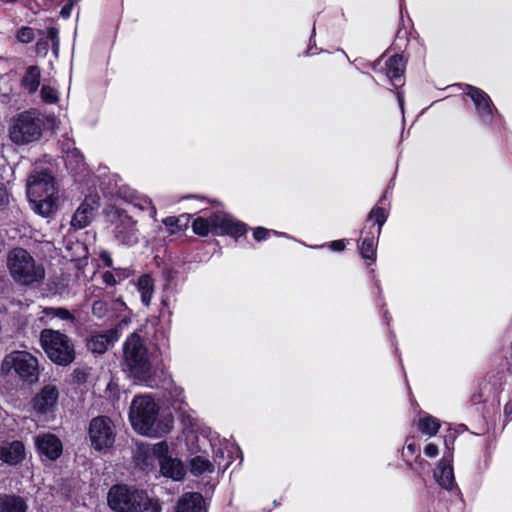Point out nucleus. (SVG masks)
I'll return each instance as SVG.
<instances>
[{"instance_id":"f257e3e1","label":"nucleus","mask_w":512,"mask_h":512,"mask_svg":"<svg viewBox=\"0 0 512 512\" xmlns=\"http://www.w3.org/2000/svg\"><path fill=\"white\" fill-rule=\"evenodd\" d=\"M27 196L31 208L39 215L48 217L57 208L58 191L53 176L38 167L34 168L27 181Z\"/></svg>"},{"instance_id":"f03ea898","label":"nucleus","mask_w":512,"mask_h":512,"mask_svg":"<svg viewBox=\"0 0 512 512\" xmlns=\"http://www.w3.org/2000/svg\"><path fill=\"white\" fill-rule=\"evenodd\" d=\"M108 506L116 512H160L159 503L134 485H113L107 494Z\"/></svg>"},{"instance_id":"7ed1b4c3","label":"nucleus","mask_w":512,"mask_h":512,"mask_svg":"<svg viewBox=\"0 0 512 512\" xmlns=\"http://www.w3.org/2000/svg\"><path fill=\"white\" fill-rule=\"evenodd\" d=\"M123 367L124 371L136 381L151 385L152 364L148 350L137 334L130 335L123 345Z\"/></svg>"},{"instance_id":"20e7f679","label":"nucleus","mask_w":512,"mask_h":512,"mask_svg":"<svg viewBox=\"0 0 512 512\" xmlns=\"http://www.w3.org/2000/svg\"><path fill=\"white\" fill-rule=\"evenodd\" d=\"M11 277L20 285L40 284L45 278V269L23 248L11 250L7 257Z\"/></svg>"},{"instance_id":"39448f33","label":"nucleus","mask_w":512,"mask_h":512,"mask_svg":"<svg viewBox=\"0 0 512 512\" xmlns=\"http://www.w3.org/2000/svg\"><path fill=\"white\" fill-rule=\"evenodd\" d=\"M43 127L44 122L36 111H24L11 118L8 135L14 144L27 145L41 138Z\"/></svg>"},{"instance_id":"423d86ee","label":"nucleus","mask_w":512,"mask_h":512,"mask_svg":"<svg viewBox=\"0 0 512 512\" xmlns=\"http://www.w3.org/2000/svg\"><path fill=\"white\" fill-rule=\"evenodd\" d=\"M40 343L49 359L58 365L66 366L75 358L72 340L58 330H42Z\"/></svg>"},{"instance_id":"0eeeda50","label":"nucleus","mask_w":512,"mask_h":512,"mask_svg":"<svg viewBox=\"0 0 512 512\" xmlns=\"http://www.w3.org/2000/svg\"><path fill=\"white\" fill-rule=\"evenodd\" d=\"M2 372L15 374L29 383L36 382L39 376L38 360L27 351H12L3 359Z\"/></svg>"},{"instance_id":"6e6552de","label":"nucleus","mask_w":512,"mask_h":512,"mask_svg":"<svg viewBox=\"0 0 512 512\" xmlns=\"http://www.w3.org/2000/svg\"><path fill=\"white\" fill-rule=\"evenodd\" d=\"M157 415L156 403L150 396H137L133 399L129 418L133 428L141 434L152 435Z\"/></svg>"},{"instance_id":"1a4fd4ad","label":"nucleus","mask_w":512,"mask_h":512,"mask_svg":"<svg viewBox=\"0 0 512 512\" xmlns=\"http://www.w3.org/2000/svg\"><path fill=\"white\" fill-rule=\"evenodd\" d=\"M89 438L92 447L100 452L109 451L116 437L115 426L107 416H98L91 420L89 425Z\"/></svg>"},{"instance_id":"9d476101","label":"nucleus","mask_w":512,"mask_h":512,"mask_svg":"<svg viewBox=\"0 0 512 512\" xmlns=\"http://www.w3.org/2000/svg\"><path fill=\"white\" fill-rule=\"evenodd\" d=\"M59 391L55 385L44 386L32 399V407L39 416L52 415L56 410Z\"/></svg>"},{"instance_id":"9b49d317","label":"nucleus","mask_w":512,"mask_h":512,"mask_svg":"<svg viewBox=\"0 0 512 512\" xmlns=\"http://www.w3.org/2000/svg\"><path fill=\"white\" fill-rule=\"evenodd\" d=\"M212 224L215 235L242 236L246 232V226L235 220L229 214L217 212L212 214Z\"/></svg>"},{"instance_id":"f8f14e48","label":"nucleus","mask_w":512,"mask_h":512,"mask_svg":"<svg viewBox=\"0 0 512 512\" xmlns=\"http://www.w3.org/2000/svg\"><path fill=\"white\" fill-rule=\"evenodd\" d=\"M114 235L116 240L123 245L133 246L138 243V230L136 221L127 214H119L115 226Z\"/></svg>"},{"instance_id":"ddd939ff","label":"nucleus","mask_w":512,"mask_h":512,"mask_svg":"<svg viewBox=\"0 0 512 512\" xmlns=\"http://www.w3.org/2000/svg\"><path fill=\"white\" fill-rule=\"evenodd\" d=\"M467 95L470 96L474 102L480 119L485 123L491 122L493 118L494 106L489 95L484 91L472 86H468Z\"/></svg>"},{"instance_id":"4468645a","label":"nucleus","mask_w":512,"mask_h":512,"mask_svg":"<svg viewBox=\"0 0 512 512\" xmlns=\"http://www.w3.org/2000/svg\"><path fill=\"white\" fill-rule=\"evenodd\" d=\"M98 207V198L90 196L78 207L74 213L71 225L76 229H82L88 226L94 217V211Z\"/></svg>"},{"instance_id":"2eb2a0df","label":"nucleus","mask_w":512,"mask_h":512,"mask_svg":"<svg viewBox=\"0 0 512 512\" xmlns=\"http://www.w3.org/2000/svg\"><path fill=\"white\" fill-rule=\"evenodd\" d=\"M35 444L39 453L50 460L57 459L62 453V443L54 434H39L35 438Z\"/></svg>"},{"instance_id":"dca6fc26","label":"nucleus","mask_w":512,"mask_h":512,"mask_svg":"<svg viewBox=\"0 0 512 512\" xmlns=\"http://www.w3.org/2000/svg\"><path fill=\"white\" fill-rule=\"evenodd\" d=\"M117 340L116 333L113 330L106 332L93 333L87 340V347L93 353L102 354Z\"/></svg>"},{"instance_id":"f3484780","label":"nucleus","mask_w":512,"mask_h":512,"mask_svg":"<svg viewBox=\"0 0 512 512\" xmlns=\"http://www.w3.org/2000/svg\"><path fill=\"white\" fill-rule=\"evenodd\" d=\"M451 463L452 456H444L439 462L438 469L435 472V478L438 484L447 490H451L455 486L453 467Z\"/></svg>"},{"instance_id":"a211bd4d","label":"nucleus","mask_w":512,"mask_h":512,"mask_svg":"<svg viewBox=\"0 0 512 512\" xmlns=\"http://www.w3.org/2000/svg\"><path fill=\"white\" fill-rule=\"evenodd\" d=\"M24 445L19 441L3 443L0 446V459L8 464H17L24 458Z\"/></svg>"},{"instance_id":"6ab92c4d","label":"nucleus","mask_w":512,"mask_h":512,"mask_svg":"<svg viewBox=\"0 0 512 512\" xmlns=\"http://www.w3.org/2000/svg\"><path fill=\"white\" fill-rule=\"evenodd\" d=\"M176 512H205L204 499L200 493H186L177 503Z\"/></svg>"},{"instance_id":"aec40b11","label":"nucleus","mask_w":512,"mask_h":512,"mask_svg":"<svg viewBox=\"0 0 512 512\" xmlns=\"http://www.w3.org/2000/svg\"><path fill=\"white\" fill-rule=\"evenodd\" d=\"M419 431L428 436H434L439 431L440 421L426 412H420L418 418L414 420Z\"/></svg>"},{"instance_id":"412c9836","label":"nucleus","mask_w":512,"mask_h":512,"mask_svg":"<svg viewBox=\"0 0 512 512\" xmlns=\"http://www.w3.org/2000/svg\"><path fill=\"white\" fill-rule=\"evenodd\" d=\"M405 62L402 56L393 55L385 61L386 76L397 86L396 80L400 79L404 73Z\"/></svg>"},{"instance_id":"4be33fe9","label":"nucleus","mask_w":512,"mask_h":512,"mask_svg":"<svg viewBox=\"0 0 512 512\" xmlns=\"http://www.w3.org/2000/svg\"><path fill=\"white\" fill-rule=\"evenodd\" d=\"M137 290L140 293L141 302L148 307L154 294L153 278L149 274L141 275L137 281Z\"/></svg>"},{"instance_id":"5701e85b","label":"nucleus","mask_w":512,"mask_h":512,"mask_svg":"<svg viewBox=\"0 0 512 512\" xmlns=\"http://www.w3.org/2000/svg\"><path fill=\"white\" fill-rule=\"evenodd\" d=\"M161 473L174 480H180L184 475V469L181 462L171 457L164 458L160 464Z\"/></svg>"},{"instance_id":"b1692460","label":"nucleus","mask_w":512,"mask_h":512,"mask_svg":"<svg viewBox=\"0 0 512 512\" xmlns=\"http://www.w3.org/2000/svg\"><path fill=\"white\" fill-rule=\"evenodd\" d=\"M27 505L19 496L0 497V512H26Z\"/></svg>"},{"instance_id":"393cba45","label":"nucleus","mask_w":512,"mask_h":512,"mask_svg":"<svg viewBox=\"0 0 512 512\" xmlns=\"http://www.w3.org/2000/svg\"><path fill=\"white\" fill-rule=\"evenodd\" d=\"M40 69L37 66H29L22 79L23 87L28 90L29 93L37 91L40 84Z\"/></svg>"},{"instance_id":"a878e982","label":"nucleus","mask_w":512,"mask_h":512,"mask_svg":"<svg viewBox=\"0 0 512 512\" xmlns=\"http://www.w3.org/2000/svg\"><path fill=\"white\" fill-rule=\"evenodd\" d=\"M418 451V446L414 442H409V438L406 440V447L403 451L402 455L404 459H406L409 467L413 469L417 474H421V472L424 470L425 466L428 465V463L423 460L419 454L416 456V467H413V465L408 461V456H412L416 454Z\"/></svg>"},{"instance_id":"bb28decb","label":"nucleus","mask_w":512,"mask_h":512,"mask_svg":"<svg viewBox=\"0 0 512 512\" xmlns=\"http://www.w3.org/2000/svg\"><path fill=\"white\" fill-rule=\"evenodd\" d=\"M54 319L58 318L63 321L73 323L75 321V317L70 311L65 308H55V307H47L42 310L41 320L44 319Z\"/></svg>"},{"instance_id":"cd10ccee","label":"nucleus","mask_w":512,"mask_h":512,"mask_svg":"<svg viewBox=\"0 0 512 512\" xmlns=\"http://www.w3.org/2000/svg\"><path fill=\"white\" fill-rule=\"evenodd\" d=\"M213 468V464L203 456H196L190 461V471L194 475L211 473Z\"/></svg>"},{"instance_id":"c85d7f7f","label":"nucleus","mask_w":512,"mask_h":512,"mask_svg":"<svg viewBox=\"0 0 512 512\" xmlns=\"http://www.w3.org/2000/svg\"><path fill=\"white\" fill-rule=\"evenodd\" d=\"M192 228L193 231L199 236H207L209 233L214 234L212 214L208 218H196L192 223Z\"/></svg>"},{"instance_id":"c756f323","label":"nucleus","mask_w":512,"mask_h":512,"mask_svg":"<svg viewBox=\"0 0 512 512\" xmlns=\"http://www.w3.org/2000/svg\"><path fill=\"white\" fill-rule=\"evenodd\" d=\"M359 251L364 259L375 260L376 244L374 236L365 237L359 246Z\"/></svg>"},{"instance_id":"7c9ffc66","label":"nucleus","mask_w":512,"mask_h":512,"mask_svg":"<svg viewBox=\"0 0 512 512\" xmlns=\"http://www.w3.org/2000/svg\"><path fill=\"white\" fill-rule=\"evenodd\" d=\"M387 219V212L384 208L375 207L373 208L367 218V222H374L377 224L376 233L379 235L381 233V228Z\"/></svg>"},{"instance_id":"2f4dec72","label":"nucleus","mask_w":512,"mask_h":512,"mask_svg":"<svg viewBox=\"0 0 512 512\" xmlns=\"http://www.w3.org/2000/svg\"><path fill=\"white\" fill-rule=\"evenodd\" d=\"M132 203L135 207H138L140 210H149L151 218H156V207L152 204V201L146 196L136 195L134 196Z\"/></svg>"},{"instance_id":"473e14b6","label":"nucleus","mask_w":512,"mask_h":512,"mask_svg":"<svg viewBox=\"0 0 512 512\" xmlns=\"http://www.w3.org/2000/svg\"><path fill=\"white\" fill-rule=\"evenodd\" d=\"M41 98L46 103H56L59 99L57 90L49 85H43L40 91Z\"/></svg>"},{"instance_id":"72a5a7b5","label":"nucleus","mask_w":512,"mask_h":512,"mask_svg":"<svg viewBox=\"0 0 512 512\" xmlns=\"http://www.w3.org/2000/svg\"><path fill=\"white\" fill-rule=\"evenodd\" d=\"M16 37L21 43H30L34 38L35 34L32 28L30 27H22L16 34Z\"/></svg>"},{"instance_id":"f704fd0d","label":"nucleus","mask_w":512,"mask_h":512,"mask_svg":"<svg viewBox=\"0 0 512 512\" xmlns=\"http://www.w3.org/2000/svg\"><path fill=\"white\" fill-rule=\"evenodd\" d=\"M151 451L152 454L158 458L159 465L161 464V460H163L164 458H168V445L165 442L156 443L155 445H153Z\"/></svg>"},{"instance_id":"c9c22d12","label":"nucleus","mask_w":512,"mask_h":512,"mask_svg":"<svg viewBox=\"0 0 512 512\" xmlns=\"http://www.w3.org/2000/svg\"><path fill=\"white\" fill-rule=\"evenodd\" d=\"M38 36L39 39L36 43V53L41 56H46L49 49L48 40L45 38L43 31H39Z\"/></svg>"},{"instance_id":"e433bc0d","label":"nucleus","mask_w":512,"mask_h":512,"mask_svg":"<svg viewBox=\"0 0 512 512\" xmlns=\"http://www.w3.org/2000/svg\"><path fill=\"white\" fill-rule=\"evenodd\" d=\"M92 313L98 318H102L107 315L108 307L106 302L102 300H97L92 305Z\"/></svg>"},{"instance_id":"4c0bfd02","label":"nucleus","mask_w":512,"mask_h":512,"mask_svg":"<svg viewBox=\"0 0 512 512\" xmlns=\"http://www.w3.org/2000/svg\"><path fill=\"white\" fill-rule=\"evenodd\" d=\"M10 204V195L4 184L0 183V211L7 208Z\"/></svg>"},{"instance_id":"58836bf2","label":"nucleus","mask_w":512,"mask_h":512,"mask_svg":"<svg viewBox=\"0 0 512 512\" xmlns=\"http://www.w3.org/2000/svg\"><path fill=\"white\" fill-rule=\"evenodd\" d=\"M45 38L47 40L50 39L52 41L54 53H57V50L59 47L58 30L53 27L49 28L47 30V34H46Z\"/></svg>"},{"instance_id":"ea45409f","label":"nucleus","mask_w":512,"mask_h":512,"mask_svg":"<svg viewBox=\"0 0 512 512\" xmlns=\"http://www.w3.org/2000/svg\"><path fill=\"white\" fill-rule=\"evenodd\" d=\"M271 232L277 234L275 231H270L266 228L258 227L254 230L253 237L256 241H262L267 239Z\"/></svg>"},{"instance_id":"a19ab883","label":"nucleus","mask_w":512,"mask_h":512,"mask_svg":"<svg viewBox=\"0 0 512 512\" xmlns=\"http://www.w3.org/2000/svg\"><path fill=\"white\" fill-rule=\"evenodd\" d=\"M102 280L107 286H115L118 284L116 275L112 271H106L102 274Z\"/></svg>"},{"instance_id":"79ce46f5","label":"nucleus","mask_w":512,"mask_h":512,"mask_svg":"<svg viewBox=\"0 0 512 512\" xmlns=\"http://www.w3.org/2000/svg\"><path fill=\"white\" fill-rule=\"evenodd\" d=\"M112 272L116 275L118 283L127 279L131 275V271L127 268H115Z\"/></svg>"},{"instance_id":"37998d69","label":"nucleus","mask_w":512,"mask_h":512,"mask_svg":"<svg viewBox=\"0 0 512 512\" xmlns=\"http://www.w3.org/2000/svg\"><path fill=\"white\" fill-rule=\"evenodd\" d=\"M424 454L427 457L435 458L439 454L438 446L434 443H429L424 447Z\"/></svg>"},{"instance_id":"c03bdc74","label":"nucleus","mask_w":512,"mask_h":512,"mask_svg":"<svg viewBox=\"0 0 512 512\" xmlns=\"http://www.w3.org/2000/svg\"><path fill=\"white\" fill-rule=\"evenodd\" d=\"M99 258L103 262V265L111 268L113 266V260L111 258V255L107 251H101L99 253Z\"/></svg>"},{"instance_id":"a18cd8bd","label":"nucleus","mask_w":512,"mask_h":512,"mask_svg":"<svg viewBox=\"0 0 512 512\" xmlns=\"http://www.w3.org/2000/svg\"><path fill=\"white\" fill-rule=\"evenodd\" d=\"M75 2H77V0L71 1L62 7L61 12H60L62 17H64V18L70 17L71 11H72V8H73V5Z\"/></svg>"},{"instance_id":"49530a36","label":"nucleus","mask_w":512,"mask_h":512,"mask_svg":"<svg viewBox=\"0 0 512 512\" xmlns=\"http://www.w3.org/2000/svg\"><path fill=\"white\" fill-rule=\"evenodd\" d=\"M330 248L333 251H342L345 248V243L343 240H335L330 243Z\"/></svg>"},{"instance_id":"de8ad7c7","label":"nucleus","mask_w":512,"mask_h":512,"mask_svg":"<svg viewBox=\"0 0 512 512\" xmlns=\"http://www.w3.org/2000/svg\"><path fill=\"white\" fill-rule=\"evenodd\" d=\"M177 222H178V220L175 217H166L165 219H163V223L166 226H170V227L175 226L177 224Z\"/></svg>"},{"instance_id":"09e8293b","label":"nucleus","mask_w":512,"mask_h":512,"mask_svg":"<svg viewBox=\"0 0 512 512\" xmlns=\"http://www.w3.org/2000/svg\"><path fill=\"white\" fill-rule=\"evenodd\" d=\"M504 415L506 417H512V401L508 402L504 407Z\"/></svg>"},{"instance_id":"8fccbe9b","label":"nucleus","mask_w":512,"mask_h":512,"mask_svg":"<svg viewBox=\"0 0 512 512\" xmlns=\"http://www.w3.org/2000/svg\"><path fill=\"white\" fill-rule=\"evenodd\" d=\"M113 306H114L115 309H117L119 311L126 309L125 303L123 301H121V300L114 301Z\"/></svg>"},{"instance_id":"3c124183","label":"nucleus","mask_w":512,"mask_h":512,"mask_svg":"<svg viewBox=\"0 0 512 512\" xmlns=\"http://www.w3.org/2000/svg\"><path fill=\"white\" fill-rule=\"evenodd\" d=\"M398 99H399V103H400L401 108H403V100H402V97H401L400 94H398Z\"/></svg>"},{"instance_id":"603ef678","label":"nucleus","mask_w":512,"mask_h":512,"mask_svg":"<svg viewBox=\"0 0 512 512\" xmlns=\"http://www.w3.org/2000/svg\"><path fill=\"white\" fill-rule=\"evenodd\" d=\"M162 305L163 306H167L168 305L167 299H165V298L162 299Z\"/></svg>"}]
</instances>
